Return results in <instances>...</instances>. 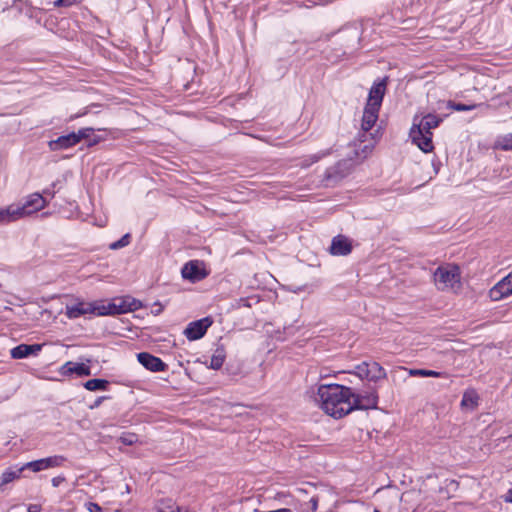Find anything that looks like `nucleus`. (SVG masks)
I'll return each instance as SVG.
<instances>
[{
    "instance_id": "obj_34",
    "label": "nucleus",
    "mask_w": 512,
    "mask_h": 512,
    "mask_svg": "<svg viewBox=\"0 0 512 512\" xmlns=\"http://www.w3.org/2000/svg\"><path fill=\"white\" fill-rule=\"evenodd\" d=\"M93 131L92 128H82L80 129L77 133H76V137L78 139V143L84 139V138H88L91 134V132Z\"/></svg>"
},
{
    "instance_id": "obj_4",
    "label": "nucleus",
    "mask_w": 512,
    "mask_h": 512,
    "mask_svg": "<svg viewBox=\"0 0 512 512\" xmlns=\"http://www.w3.org/2000/svg\"><path fill=\"white\" fill-rule=\"evenodd\" d=\"M433 282L439 291H456L460 289V268L451 263L440 265L433 272Z\"/></svg>"
},
{
    "instance_id": "obj_39",
    "label": "nucleus",
    "mask_w": 512,
    "mask_h": 512,
    "mask_svg": "<svg viewBox=\"0 0 512 512\" xmlns=\"http://www.w3.org/2000/svg\"><path fill=\"white\" fill-rule=\"evenodd\" d=\"M505 502L512 503V488L503 496Z\"/></svg>"
},
{
    "instance_id": "obj_27",
    "label": "nucleus",
    "mask_w": 512,
    "mask_h": 512,
    "mask_svg": "<svg viewBox=\"0 0 512 512\" xmlns=\"http://www.w3.org/2000/svg\"><path fill=\"white\" fill-rule=\"evenodd\" d=\"M22 469H23V471L26 469H29L35 473L43 471V470H47L45 467V462H44L43 458L25 463L24 465H22Z\"/></svg>"
},
{
    "instance_id": "obj_44",
    "label": "nucleus",
    "mask_w": 512,
    "mask_h": 512,
    "mask_svg": "<svg viewBox=\"0 0 512 512\" xmlns=\"http://www.w3.org/2000/svg\"><path fill=\"white\" fill-rule=\"evenodd\" d=\"M302 512H310V511H309V508L307 506L303 505Z\"/></svg>"
},
{
    "instance_id": "obj_23",
    "label": "nucleus",
    "mask_w": 512,
    "mask_h": 512,
    "mask_svg": "<svg viewBox=\"0 0 512 512\" xmlns=\"http://www.w3.org/2000/svg\"><path fill=\"white\" fill-rule=\"evenodd\" d=\"M331 154V150L330 149H327V150H322V151H319L315 154H311L309 156H307L303 162L301 163V166L302 167H309L310 165L320 161L322 158L328 156Z\"/></svg>"
},
{
    "instance_id": "obj_36",
    "label": "nucleus",
    "mask_w": 512,
    "mask_h": 512,
    "mask_svg": "<svg viewBox=\"0 0 512 512\" xmlns=\"http://www.w3.org/2000/svg\"><path fill=\"white\" fill-rule=\"evenodd\" d=\"M304 506H307L310 512H316L318 508V498L312 497L308 502L304 504Z\"/></svg>"
},
{
    "instance_id": "obj_38",
    "label": "nucleus",
    "mask_w": 512,
    "mask_h": 512,
    "mask_svg": "<svg viewBox=\"0 0 512 512\" xmlns=\"http://www.w3.org/2000/svg\"><path fill=\"white\" fill-rule=\"evenodd\" d=\"M64 481H65V477H64V476H57V477L52 478L51 483H52V485H53L54 487H58V486H60V484H62Z\"/></svg>"
},
{
    "instance_id": "obj_5",
    "label": "nucleus",
    "mask_w": 512,
    "mask_h": 512,
    "mask_svg": "<svg viewBox=\"0 0 512 512\" xmlns=\"http://www.w3.org/2000/svg\"><path fill=\"white\" fill-rule=\"evenodd\" d=\"M100 302V316L116 315L133 312L142 307V303L134 297L123 296L113 298L111 301Z\"/></svg>"
},
{
    "instance_id": "obj_32",
    "label": "nucleus",
    "mask_w": 512,
    "mask_h": 512,
    "mask_svg": "<svg viewBox=\"0 0 512 512\" xmlns=\"http://www.w3.org/2000/svg\"><path fill=\"white\" fill-rule=\"evenodd\" d=\"M252 301L254 303H258L259 302V298L257 297H246V298H240L238 301H237V307H251L252 306Z\"/></svg>"
},
{
    "instance_id": "obj_21",
    "label": "nucleus",
    "mask_w": 512,
    "mask_h": 512,
    "mask_svg": "<svg viewBox=\"0 0 512 512\" xmlns=\"http://www.w3.org/2000/svg\"><path fill=\"white\" fill-rule=\"evenodd\" d=\"M493 147L504 151L512 150V134L498 136Z\"/></svg>"
},
{
    "instance_id": "obj_43",
    "label": "nucleus",
    "mask_w": 512,
    "mask_h": 512,
    "mask_svg": "<svg viewBox=\"0 0 512 512\" xmlns=\"http://www.w3.org/2000/svg\"><path fill=\"white\" fill-rule=\"evenodd\" d=\"M44 194L50 196V198H52L54 196V193L53 192H50L49 190H45L44 191Z\"/></svg>"
},
{
    "instance_id": "obj_35",
    "label": "nucleus",
    "mask_w": 512,
    "mask_h": 512,
    "mask_svg": "<svg viewBox=\"0 0 512 512\" xmlns=\"http://www.w3.org/2000/svg\"><path fill=\"white\" fill-rule=\"evenodd\" d=\"M81 0H56L54 2L55 7H69L75 3L80 2Z\"/></svg>"
},
{
    "instance_id": "obj_10",
    "label": "nucleus",
    "mask_w": 512,
    "mask_h": 512,
    "mask_svg": "<svg viewBox=\"0 0 512 512\" xmlns=\"http://www.w3.org/2000/svg\"><path fill=\"white\" fill-rule=\"evenodd\" d=\"M354 409H375L378 404V395L375 390L365 392L364 394H354L352 397Z\"/></svg>"
},
{
    "instance_id": "obj_3",
    "label": "nucleus",
    "mask_w": 512,
    "mask_h": 512,
    "mask_svg": "<svg viewBox=\"0 0 512 512\" xmlns=\"http://www.w3.org/2000/svg\"><path fill=\"white\" fill-rule=\"evenodd\" d=\"M386 92V79L375 82L370 88L368 99L364 107L360 142H366V133L372 129L379 117V111Z\"/></svg>"
},
{
    "instance_id": "obj_37",
    "label": "nucleus",
    "mask_w": 512,
    "mask_h": 512,
    "mask_svg": "<svg viewBox=\"0 0 512 512\" xmlns=\"http://www.w3.org/2000/svg\"><path fill=\"white\" fill-rule=\"evenodd\" d=\"M85 507L89 512H102V508L97 503L94 502L86 503Z\"/></svg>"
},
{
    "instance_id": "obj_19",
    "label": "nucleus",
    "mask_w": 512,
    "mask_h": 512,
    "mask_svg": "<svg viewBox=\"0 0 512 512\" xmlns=\"http://www.w3.org/2000/svg\"><path fill=\"white\" fill-rule=\"evenodd\" d=\"M369 381L377 382L387 377L385 369L377 362H368Z\"/></svg>"
},
{
    "instance_id": "obj_42",
    "label": "nucleus",
    "mask_w": 512,
    "mask_h": 512,
    "mask_svg": "<svg viewBox=\"0 0 512 512\" xmlns=\"http://www.w3.org/2000/svg\"><path fill=\"white\" fill-rule=\"evenodd\" d=\"M368 146L364 145L362 148L363 157L365 158L367 156Z\"/></svg>"
},
{
    "instance_id": "obj_26",
    "label": "nucleus",
    "mask_w": 512,
    "mask_h": 512,
    "mask_svg": "<svg viewBox=\"0 0 512 512\" xmlns=\"http://www.w3.org/2000/svg\"><path fill=\"white\" fill-rule=\"evenodd\" d=\"M225 360V354L223 350H216L210 359L209 367L218 370L222 367Z\"/></svg>"
},
{
    "instance_id": "obj_9",
    "label": "nucleus",
    "mask_w": 512,
    "mask_h": 512,
    "mask_svg": "<svg viewBox=\"0 0 512 512\" xmlns=\"http://www.w3.org/2000/svg\"><path fill=\"white\" fill-rule=\"evenodd\" d=\"M512 295V270L507 276L496 283L489 291V297L493 301H499Z\"/></svg>"
},
{
    "instance_id": "obj_18",
    "label": "nucleus",
    "mask_w": 512,
    "mask_h": 512,
    "mask_svg": "<svg viewBox=\"0 0 512 512\" xmlns=\"http://www.w3.org/2000/svg\"><path fill=\"white\" fill-rule=\"evenodd\" d=\"M23 472L22 466L19 468L10 467L6 469L1 475H0V489L4 487L5 485L13 482L16 479H19L21 477V473Z\"/></svg>"
},
{
    "instance_id": "obj_2",
    "label": "nucleus",
    "mask_w": 512,
    "mask_h": 512,
    "mask_svg": "<svg viewBox=\"0 0 512 512\" xmlns=\"http://www.w3.org/2000/svg\"><path fill=\"white\" fill-rule=\"evenodd\" d=\"M441 121L442 119L439 116L431 113L414 116L410 137L412 142L424 153L432 152L434 149L431 130L438 127Z\"/></svg>"
},
{
    "instance_id": "obj_17",
    "label": "nucleus",
    "mask_w": 512,
    "mask_h": 512,
    "mask_svg": "<svg viewBox=\"0 0 512 512\" xmlns=\"http://www.w3.org/2000/svg\"><path fill=\"white\" fill-rule=\"evenodd\" d=\"M157 512H193L187 507L177 505L172 499H163L157 504Z\"/></svg>"
},
{
    "instance_id": "obj_20",
    "label": "nucleus",
    "mask_w": 512,
    "mask_h": 512,
    "mask_svg": "<svg viewBox=\"0 0 512 512\" xmlns=\"http://www.w3.org/2000/svg\"><path fill=\"white\" fill-rule=\"evenodd\" d=\"M479 396L474 389H468L463 393L461 407L466 409H474L477 407Z\"/></svg>"
},
{
    "instance_id": "obj_15",
    "label": "nucleus",
    "mask_w": 512,
    "mask_h": 512,
    "mask_svg": "<svg viewBox=\"0 0 512 512\" xmlns=\"http://www.w3.org/2000/svg\"><path fill=\"white\" fill-rule=\"evenodd\" d=\"M42 349L40 344H20L11 350V357L14 359H22L30 355H37Z\"/></svg>"
},
{
    "instance_id": "obj_33",
    "label": "nucleus",
    "mask_w": 512,
    "mask_h": 512,
    "mask_svg": "<svg viewBox=\"0 0 512 512\" xmlns=\"http://www.w3.org/2000/svg\"><path fill=\"white\" fill-rule=\"evenodd\" d=\"M10 215L11 212H9L8 207L0 208V223H10Z\"/></svg>"
},
{
    "instance_id": "obj_25",
    "label": "nucleus",
    "mask_w": 512,
    "mask_h": 512,
    "mask_svg": "<svg viewBox=\"0 0 512 512\" xmlns=\"http://www.w3.org/2000/svg\"><path fill=\"white\" fill-rule=\"evenodd\" d=\"M43 459L46 469L61 467L66 461V458L63 455H53Z\"/></svg>"
},
{
    "instance_id": "obj_28",
    "label": "nucleus",
    "mask_w": 512,
    "mask_h": 512,
    "mask_svg": "<svg viewBox=\"0 0 512 512\" xmlns=\"http://www.w3.org/2000/svg\"><path fill=\"white\" fill-rule=\"evenodd\" d=\"M480 106L479 104L465 105L462 103L449 102L448 107L456 111H470Z\"/></svg>"
},
{
    "instance_id": "obj_24",
    "label": "nucleus",
    "mask_w": 512,
    "mask_h": 512,
    "mask_svg": "<svg viewBox=\"0 0 512 512\" xmlns=\"http://www.w3.org/2000/svg\"><path fill=\"white\" fill-rule=\"evenodd\" d=\"M108 384L104 379H90L84 383V387L89 391L106 390Z\"/></svg>"
},
{
    "instance_id": "obj_14",
    "label": "nucleus",
    "mask_w": 512,
    "mask_h": 512,
    "mask_svg": "<svg viewBox=\"0 0 512 512\" xmlns=\"http://www.w3.org/2000/svg\"><path fill=\"white\" fill-rule=\"evenodd\" d=\"M352 250V245L350 240L344 236H336L333 238L330 253L336 256H345L348 255Z\"/></svg>"
},
{
    "instance_id": "obj_40",
    "label": "nucleus",
    "mask_w": 512,
    "mask_h": 512,
    "mask_svg": "<svg viewBox=\"0 0 512 512\" xmlns=\"http://www.w3.org/2000/svg\"><path fill=\"white\" fill-rule=\"evenodd\" d=\"M104 399H106V397H104V396L99 397V398L94 402V404L90 406V408H91V409H94V408L98 407V406L102 403V401H103Z\"/></svg>"
},
{
    "instance_id": "obj_30",
    "label": "nucleus",
    "mask_w": 512,
    "mask_h": 512,
    "mask_svg": "<svg viewBox=\"0 0 512 512\" xmlns=\"http://www.w3.org/2000/svg\"><path fill=\"white\" fill-rule=\"evenodd\" d=\"M138 441V437L134 433H124L119 437V442L124 445H133Z\"/></svg>"
},
{
    "instance_id": "obj_31",
    "label": "nucleus",
    "mask_w": 512,
    "mask_h": 512,
    "mask_svg": "<svg viewBox=\"0 0 512 512\" xmlns=\"http://www.w3.org/2000/svg\"><path fill=\"white\" fill-rule=\"evenodd\" d=\"M130 238H131V236L129 233L125 234L120 240L111 243L110 249L117 250V249L127 246L130 243Z\"/></svg>"
},
{
    "instance_id": "obj_11",
    "label": "nucleus",
    "mask_w": 512,
    "mask_h": 512,
    "mask_svg": "<svg viewBox=\"0 0 512 512\" xmlns=\"http://www.w3.org/2000/svg\"><path fill=\"white\" fill-rule=\"evenodd\" d=\"M59 372L62 376H71L76 374L79 377H83L91 375V368L85 363L68 361L60 367Z\"/></svg>"
},
{
    "instance_id": "obj_16",
    "label": "nucleus",
    "mask_w": 512,
    "mask_h": 512,
    "mask_svg": "<svg viewBox=\"0 0 512 512\" xmlns=\"http://www.w3.org/2000/svg\"><path fill=\"white\" fill-rule=\"evenodd\" d=\"M77 143L78 139L76 137V133L72 132L67 135L60 136L56 140L50 141L49 147L51 150H60L72 147Z\"/></svg>"
},
{
    "instance_id": "obj_12",
    "label": "nucleus",
    "mask_w": 512,
    "mask_h": 512,
    "mask_svg": "<svg viewBox=\"0 0 512 512\" xmlns=\"http://www.w3.org/2000/svg\"><path fill=\"white\" fill-rule=\"evenodd\" d=\"M138 361L148 370L152 372L164 371L167 365L158 357L147 353L141 352L137 355Z\"/></svg>"
},
{
    "instance_id": "obj_41",
    "label": "nucleus",
    "mask_w": 512,
    "mask_h": 512,
    "mask_svg": "<svg viewBox=\"0 0 512 512\" xmlns=\"http://www.w3.org/2000/svg\"><path fill=\"white\" fill-rule=\"evenodd\" d=\"M40 509L37 505H32L28 508V512H39Z\"/></svg>"
},
{
    "instance_id": "obj_22",
    "label": "nucleus",
    "mask_w": 512,
    "mask_h": 512,
    "mask_svg": "<svg viewBox=\"0 0 512 512\" xmlns=\"http://www.w3.org/2000/svg\"><path fill=\"white\" fill-rule=\"evenodd\" d=\"M408 373L410 376H420V377H435V378H441L445 377L446 373L444 372H438L434 370H427V369H409Z\"/></svg>"
},
{
    "instance_id": "obj_7",
    "label": "nucleus",
    "mask_w": 512,
    "mask_h": 512,
    "mask_svg": "<svg viewBox=\"0 0 512 512\" xmlns=\"http://www.w3.org/2000/svg\"><path fill=\"white\" fill-rule=\"evenodd\" d=\"M65 314L69 319H76L87 314L100 316V302H86L78 299L65 306Z\"/></svg>"
},
{
    "instance_id": "obj_13",
    "label": "nucleus",
    "mask_w": 512,
    "mask_h": 512,
    "mask_svg": "<svg viewBox=\"0 0 512 512\" xmlns=\"http://www.w3.org/2000/svg\"><path fill=\"white\" fill-rule=\"evenodd\" d=\"M182 277L191 282H196L204 279L206 273L201 268L198 261H190L186 263L181 270Z\"/></svg>"
},
{
    "instance_id": "obj_6",
    "label": "nucleus",
    "mask_w": 512,
    "mask_h": 512,
    "mask_svg": "<svg viewBox=\"0 0 512 512\" xmlns=\"http://www.w3.org/2000/svg\"><path fill=\"white\" fill-rule=\"evenodd\" d=\"M47 203V200L40 193H32L25 199L22 205L12 204L8 206L9 212H11L10 220L13 222L30 216L44 209Z\"/></svg>"
},
{
    "instance_id": "obj_29",
    "label": "nucleus",
    "mask_w": 512,
    "mask_h": 512,
    "mask_svg": "<svg viewBox=\"0 0 512 512\" xmlns=\"http://www.w3.org/2000/svg\"><path fill=\"white\" fill-rule=\"evenodd\" d=\"M354 373L361 379L369 380L368 362H362L361 364L357 365L355 367Z\"/></svg>"
},
{
    "instance_id": "obj_1",
    "label": "nucleus",
    "mask_w": 512,
    "mask_h": 512,
    "mask_svg": "<svg viewBox=\"0 0 512 512\" xmlns=\"http://www.w3.org/2000/svg\"><path fill=\"white\" fill-rule=\"evenodd\" d=\"M314 401L333 418L339 419L353 410L351 388L339 384L319 385L314 393Z\"/></svg>"
},
{
    "instance_id": "obj_8",
    "label": "nucleus",
    "mask_w": 512,
    "mask_h": 512,
    "mask_svg": "<svg viewBox=\"0 0 512 512\" xmlns=\"http://www.w3.org/2000/svg\"><path fill=\"white\" fill-rule=\"evenodd\" d=\"M213 324L210 317H205L193 322H190L184 330V335L190 341H195L202 338L208 328Z\"/></svg>"
}]
</instances>
